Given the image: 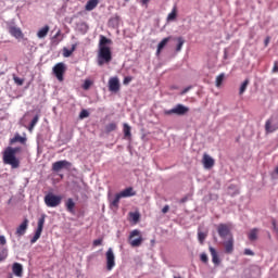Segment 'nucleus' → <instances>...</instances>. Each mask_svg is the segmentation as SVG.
<instances>
[{"mask_svg":"<svg viewBox=\"0 0 278 278\" xmlns=\"http://www.w3.org/2000/svg\"><path fill=\"white\" fill-rule=\"evenodd\" d=\"M123 132H124V138H131V126H129V124L125 123L123 125Z\"/></svg>","mask_w":278,"mask_h":278,"instance_id":"25","label":"nucleus"},{"mask_svg":"<svg viewBox=\"0 0 278 278\" xmlns=\"http://www.w3.org/2000/svg\"><path fill=\"white\" fill-rule=\"evenodd\" d=\"M200 260H201V262H203V264H207V262H208L207 254L202 253L200 255Z\"/></svg>","mask_w":278,"mask_h":278,"instance_id":"40","label":"nucleus"},{"mask_svg":"<svg viewBox=\"0 0 278 278\" xmlns=\"http://www.w3.org/2000/svg\"><path fill=\"white\" fill-rule=\"evenodd\" d=\"M243 254H244V255H251V256H253V255H255V252L252 251L251 249H245L244 252H243Z\"/></svg>","mask_w":278,"mask_h":278,"instance_id":"44","label":"nucleus"},{"mask_svg":"<svg viewBox=\"0 0 278 278\" xmlns=\"http://www.w3.org/2000/svg\"><path fill=\"white\" fill-rule=\"evenodd\" d=\"M13 79H14L15 84H17V86H23L24 80L22 78L14 76Z\"/></svg>","mask_w":278,"mask_h":278,"instance_id":"42","label":"nucleus"},{"mask_svg":"<svg viewBox=\"0 0 278 278\" xmlns=\"http://www.w3.org/2000/svg\"><path fill=\"white\" fill-rule=\"evenodd\" d=\"M110 46H112V39L101 35L98 43V66L112 62V48Z\"/></svg>","mask_w":278,"mask_h":278,"instance_id":"1","label":"nucleus"},{"mask_svg":"<svg viewBox=\"0 0 278 278\" xmlns=\"http://www.w3.org/2000/svg\"><path fill=\"white\" fill-rule=\"evenodd\" d=\"M134 80V77H131V76H126L125 78H124V81H123V84H124V86H127L130 81H132Z\"/></svg>","mask_w":278,"mask_h":278,"instance_id":"41","label":"nucleus"},{"mask_svg":"<svg viewBox=\"0 0 278 278\" xmlns=\"http://www.w3.org/2000/svg\"><path fill=\"white\" fill-rule=\"evenodd\" d=\"M189 90H190V88L184 89L182 94H186V92H188Z\"/></svg>","mask_w":278,"mask_h":278,"instance_id":"50","label":"nucleus"},{"mask_svg":"<svg viewBox=\"0 0 278 278\" xmlns=\"http://www.w3.org/2000/svg\"><path fill=\"white\" fill-rule=\"evenodd\" d=\"M150 1H151V0H141V3H142L143 5H147Z\"/></svg>","mask_w":278,"mask_h":278,"instance_id":"48","label":"nucleus"},{"mask_svg":"<svg viewBox=\"0 0 278 278\" xmlns=\"http://www.w3.org/2000/svg\"><path fill=\"white\" fill-rule=\"evenodd\" d=\"M14 142H20L21 144H25L27 142V138L21 137V135H15L14 138L10 140L11 144H14Z\"/></svg>","mask_w":278,"mask_h":278,"instance_id":"24","label":"nucleus"},{"mask_svg":"<svg viewBox=\"0 0 278 278\" xmlns=\"http://www.w3.org/2000/svg\"><path fill=\"white\" fill-rule=\"evenodd\" d=\"M174 278H181V277L174 276Z\"/></svg>","mask_w":278,"mask_h":278,"instance_id":"54","label":"nucleus"},{"mask_svg":"<svg viewBox=\"0 0 278 278\" xmlns=\"http://www.w3.org/2000/svg\"><path fill=\"white\" fill-rule=\"evenodd\" d=\"M8 260V249H2L0 252V262Z\"/></svg>","mask_w":278,"mask_h":278,"instance_id":"37","label":"nucleus"},{"mask_svg":"<svg viewBox=\"0 0 278 278\" xmlns=\"http://www.w3.org/2000/svg\"><path fill=\"white\" fill-rule=\"evenodd\" d=\"M29 227V219L25 218L23 223L16 228L15 236L21 238L27 233V228Z\"/></svg>","mask_w":278,"mask_h":278,"instance_id":"11","label":"nucleus"},{"mask_svg":"<svg viewBox=\"0 0 278 278\" xmlns=\"http://www.w3.org/2000/svg\"><path fill=\"white\" fill-rule=\"evenodd\" d=\"M43 201L47 207H58L62 205V195H55V193L49 192L45 195Z\"/></svg>","mask_w":278,"mask_h":278,"instance_id":"3","label":"nucleus"},{"mask_svg":"<svg viewBox=\"0 0 278 278\" xmlns=\"http://www.w3.org/2000/svg\"><path fill=\"white\" fill-rule=\"evenodd\" d=\"M217 233L219 236V238H222L223 240H225L227 237L231 238V225L230 224H219L217 226Z\"/></svg>","mask_w":278,"mask_h":278,"instance_id":"7","label":"nucleus"},{"mask_svg":"<svg viewBox=\"0 0 278 278\" xmlns=\"http://www.w3.org/2000/svg\"><path fill=\"white\" fill-rule=\"evenodd\" d=\"M268 42H270V38L265 39V45L268 46Z\"/></svg>","mask_w":278,"mask_h":278,"instance_id":"49","label":"nucleus"},{"mask_svg":"<svg viewBox=\"0 0 278 278\" xmlns=\"http://www.w3.org/2000/svg\"><path fill=\"white\" fill-rule=\"evenodd\" d=\"M65 207L70 212V214H75V201L73 200V198H68L65 201Z\"/></svg>","mask_w":278,"mask_h":278,"instance_id":"21","label":"nucleus"},{"mask_svg":"<svg viewBox=\"0 0 278 278\" xmlns=\"http://www.w3.org/2000/svg\"><path fill=\"white\" fill-rule=\"evenodd\" d=\"M71 166H73L72 162H68L66 160L58 161L52 164V170L53 173H60V170H71Z\"/></svg>","mask_w":278,"mask_h":278,"instance_id":"8","label":"nucleus"},{"mask_svg":"<svg viewBox=\"0 0 278 278\" xmlns=\"http://www.w3.org/2000/svg\"><path fill=\"white\" fill-rule=\"evenodd\" d=\"M258 229L257 228H253L252 230H250L248 238L251 242H255V240H257V233H258Z\"/></svg>","mask_w":278,"mask_h":278,"instance_id":"27","label":"nucleus"},{"mask_svg":"<svg viewBox=\"0 0 278 278\" xmlns=\"http://www.w3.org/2000/svg\"><path fill=\"white\" fill-rule=\"evenodd\" d=\"M116 129H118L116 123H110L105 126L106 134H112V131H116Z\"/></svg>","mask_w":278,"mask_h":278,"instance_id":"30","label":"nucleus"},{"mask_svg":"<svg viewBox=\"0 0 278 278\" xmlns=\"http://www.w3.org/2000/svg\"><path fill=\"white\" fill-rule=\"evenodd\" d=\"M190 112V109L188 106H185L184 104H177L174 109L165 110L164 114L165 116H170L173 114H176L177 116H185V114H188Z\"/></svg>","mask_w":278,"mask_h":278,"instance_id":"5","label":"nucleus"},{"mask_svg":"<svg viewBox=\"0 0 278 278\" xmlns=\"http://www.w3.org/2000/svg\"><path fill=\"white\" fill-rule=\"evenodd\" d=\"M223 81H225V73H222L216 77V80H215L216 88H220V86H223Z\"/></svg>","mask_w":278,"mask_h":278,"instance_id":"29","label":"nucleus"},{"mask_svg":"<svg viewBox=\"0 0 278 278\" xmlns=\"http://www.w3.org/2000/svg\"><path fill=\"white\" fill-rule=\"evenodd\" d=\"M12 273L15 277H23V265L21 263H14L12 265Z\"/></svg>","mask_w":278,"mask_h":278,"instance_id":"19","label":"nucleus"},{"mask_svg":"<svg viewBox=\"0 0 278 278\" xmlns=\"http://www.w3.org/2000/svg\"><path fill=\"white\" fill-rule=\"evenodd\" d=\"M118 194L122 199H127L129 197H136V191H134V187H128L121 191Z\"/></svg>","mask_w":278,"mask_h":278,"instance_id":"18","label":"nucleus"},{"mask_svg":"<svg viewBox=\"0 0 278 278\" xmlns=\"http://www.w3.org/2000/svg\"><path fill=\"white\" fill-rule=\"evenodd\" d=\"M129 216L134 223H138V220H140V213H129Z\"/></svg>","mask_w":278,"mask_h":278,"instance_id":"36","label":"nucleus"},{"mask_svg":"<svg viewBox=\"0 0 278 278\" xmlns=\"http://www.w3.org/2000/svg\"><path fill=\"white\" fill-rule=\"evenodd\" d=\"M103 244V239L93 240V247H101Z\"/></svg>","mask_w":278,"mask_h":278,"instance_id":"43","label":"nucleus"},{"mask_svg":"<svg viewBox=\"0 0 278 278\" xmlns=\"http://www.w3.org/2000/svg\"><path fill=\"white\" fill-rule=\"evenodd\" d=\"M168 210H170V206L165 205V206L162 208V213H163V214H167Z\"/></svg>","mask_w":278,"mask_h":278,"instance_id":"46","label":"nucleus"},{"mask_svg":"<svg viewBox=\"0 0 278 278\" xmlns=\"http://www.w3.org/2000/svg\"><path fill=\"white\" fill-rule=\"evenodd\" d=\"M90 86H92V81L90 79H86L83 85V88L84 90H90Z\"/></svg>","mask_w":278,"mask_h":278,"instance_id":"38","label":"nucleus"},{"mask_svg":"<svg viewBox=\"0 0 278 278\" xmlns=\"http://www.w3.org/2000/svg\"><path fill=\"white\" fill-rule=\"evenodd\" d=\"M88 116H90V113L87 110H83L79 113V118L84 119V118H88Z\"/></svg>","mask_w":278,"mask_h":278,"instance_id":"39","label":"nucleus"},{"mask_svg":"<svg viewBox=\"0 0 278 278\" xmlns=\"http://www.w3.org/2000/svg\"><path fill=\"white\" fill-rule=\"evenodd\" d=\"M228 188H229V190H233V188H236V186L230 185Z\"/></svg>","mask_w":278,"mask_h":278,"instance_id":"52","label":"nucleus"},{"mask_svg":"<svg viewBox=\"0 0 278 278\" xmlns=\"http://www.w3.org/2000/svg\"><path fill=\"white\" fill-rule=\"evenodd\" d=\"M177 18V5H174L172 12L167 15V21H175Z\"/></svg>","mask_w":278,"mask_h":278,"instance_id":"32","label":"nucleus"},{"mask_svg":"<svg viewBox=\"0 0 278 278\" xmlns=\"http://www.w3.org/2000/svg\"><path fill=\"white\" fill-rule=\"evenodd\" d=\"M248 86H249V79H245L240 87L239 94H244Z\"/></svg>","mask_w":278,"mask_h":278,"instance_id":"35","label":"nucleus"},{"mask_svg":"<svg viewBox=\"0 0 278 278\" xmlns=\"http://www.w3.org/2000/svg\"><path fill=\"white\" fill-rule=\"evenodd\" d=\"M170 42V37L164 38L159 45H157V50H156V55H160L162 53V49L166 47Z\"/></svg>","mask_w":278,"mask_h":278,"instance_id":"23","label":"nucleus"},{"mask_svg":"<svg viewBox=\"0 0 278 278\" xmlns=\"http://www.w3.org/2000/svg\"><path fill=\"white\" fill-rule=\"evenodd\" d=\"M207 238V233L199 230L198 231V240L200 242V244H203V242H205V239Z\"/></svg>","mask_w":278,"mask_h":278,"instance_id":"33","label":"nucleus"},{"mask_svg":"<svg viewBox=\"0 0 278 278\" xmlns=\"http://www.w3.org/2000/svg\"><path fill=\"white\" fill-rule=\"evenodd\" d=\"M99 5V0H89L86 3L85 10L87 12H92V10H94V8H97Z\"/></svg>","mask_w":278,"mask_h":278,"instance_id":"22","label":"nucleus"},{"mask_svg":"<svg viewBox=\"0 0 278 278\" xmlns=\"http://www.w3.org/2000/svg\"><path fill=\"white\" fill-rule=\"evenodd\" d=\"M47 215H41V218L38 219L37 229L35 231L34 237L30 239V244H36L38 240H40V236H42V229H45V219Z\"/></svg>","mask_w":278,"mask_h":278,"instance_id":"6","label":"nucleus"},{"mask_svg":"<svg viewBox=\"0 0 278 278\" xmlns=\"http://www.w3.org/2000/svg\"><path fill=\"white\" fill-rule=\"evenodd\" d=\"M60 34H61V31L59 30V31L56 33V35L54 36V38H58V36H60Z\"/></svg>","mask_w":278,"mask_h":278,"instance_id":"53","label":"nucleus"},{"mask_svg":"<svg viewBox=\"0 0 278 278\" xmlns=\"http://www.w3.org/2000/svg\"><path fill=\"white\" fill-rule=\"evenodd\" d=\"M75 49H77V45H73L72 49L64 48L63 49V56L64 58H71V55H73V52L75 51Z\"/></svg>","mask_w":278,"mask_h":278,"instance_id":"28","label":"nucleus"},{"mask_svg":"<svg viewBox=\"0 0 278 278\" xmlns=\"http://www.w3.org/2000/svg\"><path fill=\"white\" fill-rule=\"evenodd\" d=\"M9 34L13 36V38H16L17 40L23 38V30H21L20 27L16 26H9Z\"/></svg>","mask_w":278,"mask_h":278,"instance_id":"15","label":"nucleus"},{"mask_svg":"<svg viewBox=\"0 0 278 278\" xmlns=\"http://www.w3.org/2000/svg\"><path fill=\"white\" fill-rule=\"evenodd\" d=\"M17 153H21V148L8 147L2 153L3 164H8L11 168H18L21 161L16 157Z\"/></svg>","mask_w":278,"mask_h":278,"instance_id":"2","label":"nucleus"},{"mask_svg":"<svg viewBox=\"0 0 278 278\" xmlns=\"http://www.w3.org/2000/svg\"><path fill=\"white\" fill-rule=\"evenodd\" d=\"M47 34H49V25H46L41 29H39L37 33V37L38 38H47Z\"/></svg>","mask_w":278,"mask_h":278,"instance_id":"26","label":"nucleus"},{"mask_svg":"<svg viewBox=\"0 0 278 278\" xmlns=\"http://www.w3.org/2000/svg\"><path fill=\"white\" fill-rule=\"evenodd\" d=\"M7 240H5V237L4 236H0V244L2 245V247H5V244H7Z\"/></svg>","mask_w":278,"mask_h":278,"instance_id":"45","label":"nucleus"},{"mask_svg":"<svg viewBox=\"0 0 278 278\" xmlns=\"http://www.w3.org/2000/svg\"><path fill=\"white\" fill-rule=\"evenodd\" d=\"M121 193L115 194L114 198L109 199L111 210H118V204L121 203Z\"/></svg>","mask_w":278,"mask_h":278,"instance_id":"16","label":"nucleus"},{"mask_svg":"<svg viewBox=\"0 0 278 278\" xmlns=\"http://www.w3.org/2000/svg\"><path fill=\"white\" fill-rule=\"evenodd\" d=\"M202 164L204 168L210 169V168H214V164H216V162L212 156H210V154L204 153L202 157Z\"/></svg>","mask_w":278,"mask_h":278,"instance_id":"13","label":"nucleus"},{"mask_svg":"<svg viewBox=\"0 0 278 278\" xmlns=\"http://www.w3.org/2000/svg\"><path fill=\"white\" fill-rule=\"evenodd\" d=\"M109 90L110 92H118L121 90V83L118 77H112L109 79Z\"/></svg>","mask_w":278,"mask_h":278,"instance_id":"12","label":"nucleus"},{"mask_svg":"<svg viewBox=\"0 0 278 278\" xmlns=\"http://www.w3.org/2000/svg\"><path fill=\"white\" fill-rule=\"evenodd\" d=\"M106 257V270H113L114 266H116V256H114V250L109 248L105 253Z\"/></svg>","mask_w":278,"mask_h":278,"instance_id":"10","label":"nucleus"},{"mask_svg":"<svg viewBox=\"0 0 278 278\" xmlns=\"http://www.w3.org/2000/svg\"><path fill=\"white\" fill-rule=\"evenodd\" d=\"M208 251L212 255L213 264H215V266H218V264H220V258L218 257V253L216 252V249H214L213 247H210Z\"/></svg>","mask_w":278,"mask_h":278,"instance_id":"20","label":"nucleus"},{"mask_svg":"<svg viewBox=\"0 0 278 278\" xmlns=\"http://www.w3.org/2000/svg\"><path fill=\"white\" fill-rule=\"evenodd\" d=\"M128 240L130 247H132L134 249L141 247L142 242L144 241V239L142 238V233L138 229L130 231Z\"/></svg>","mask_w":278,"mask_h":278,"instance_id":"4","label":"nucleus"},{"mask_svg":"<svg viewBox=\"0 0 278 278\" xmlns=\"http://www.w3.org/2000/svg\"><path fill=\"white\" fill-rule=\"evenodd\" d=\"M225 253L231 255L233 253V236H230L227 241L224 242Z\"/></svg>","mask_w":278,"mask_h":278,"instance_id":"17","label":"nucleus"},{"mask_svg":"<svg viewBox=\"0 0 278 278\" xmlns=\"http://www.w3.org/2000/svg\"><path fill=\"white\" fill-rule=\"evenodd\" d=\"M273 122H274V117H270L269 119L266 121V123H265L266 134H273V132L277 131L278 123L273 125Z\"/></svg>","mask_w":278,"mask_h":278,"instance_id":"14","label":"nucleus"},{"mask_svg":"<svg viewBox=\"0 0 278 278\" xmlns=\"http://www.w3.org/2000/svg\"><path fill=\"white\" fill-rule=\"evenodd\" d=\"M38 121H40V116L35 115L34 118L30 122V125H29V128H28L29 131H31V129H34V127H36V125H38Z\"/></svg>","mask_w":278,"mask_h":278,"instance_id":"34","label":"nucleus"},{"mask_svg":"<svg viewBox=\"0 0 278 278\" xmlns=\"http://www.w3.org/2000/svg\"><path fill=\"white\" fill-rule=\"evenodd\" d=\"M274 229H277V222H273Z\"/></svg>","mask_w":278,"mask_h":278,"instance_id":"51","label":"nucleus"},{"mask_svg":"<svg viewBox=\"0 0 278 278\" xmlns=\"http://www.w3.org/2000/svg\"><path fill=\"white\" fill-rule=\"evenodd\" d=\"M176 40L178 42V45L176 47V52L179 53V51H181V49L184 48L186 40H184V37H178Z\"/></svg>","mask_w":278,"mask_h":278,"instance_id":"31","label":"nucleus"},{"mask_svg":"<svg viewBox=\"0 0 278 278\" xmlns=\"http://www.w3.org/2000/svg\"><path fill=\"white\" fill-rule=\"evenodd\" d=\"M53 73L58 81H64V73H66V65L64 63H56L53 67Z\"/></svg>","mask_w":278,"mask_h":278,"instance_id":"9","label":"nucleus"},{"mask_svg":"<svg viewBox=\"0 0 278 278\" xmlns=\"http://www.w3.org/2000/svg\"><path fill=\"white\" fill-rule=\"evenodd\" d=\"M273 73H278V63H274Z\"/></svg>","mask_w":278,"mask_h":278,"instance_id":"47","label":"nucleus"}]
</instances>
